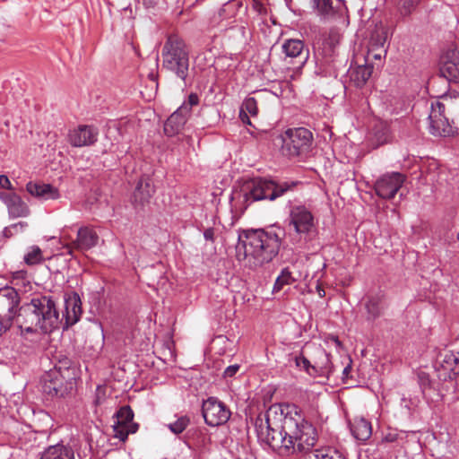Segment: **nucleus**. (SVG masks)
<instances>
[{
	"instance_id": "1",
	"label": "nucleus",
	"mask_w": 459,
	"mask_h": 459,
	"mask_svg": "<svg viewBox=\"0 0 459 459\" xmlns=\"http://www.w3.org/2000/svg\"><path fill=\"white\" fill-rule=\"evenodd\" d=\"M255 429L258 439L283 455L312 454L316 427L301 415L294 404L271 405L257 415Z\"/></svg>"
},
{
	"instance_id": "2",
	"label": "nucleus",
	"mask_w": 459,
	"mask_h": 459,
	"mask_svg": "<svg viewBox=\"0 0 459 459\" xmlns=\"http://www.w3.org/2000/svg\"><path fill=\"white\" fill-rule=\"evenodd\" d=\"M347 7L344 0H317V34L321 51L320 72L327 74L334 61L335 48L340 42L339 25L345 21Z\"/></svg>"
},
{
	"instance_id": "3",
	"label": "nucleus",
	"mask_w": 459,
	"mask_h": 459,
	"mask_svg": "<svg viewBox=\"0 0 459 459\" xmlns=\"http://www.w3.org/2000/svg\"><path fill=\"white\" fill-rule=\"evenodd\" d=\"M281 236L273 230H247L238 235L236 247L238 260H247L251 269L268 264L278 255Z\"/></svg>"
},
{
	"instance_id": "4",
	"label": "nucleus",
	"mask_w": 459,
	"mask_h": 459,
	"mask_svg": "<svg viewBox=\"0 0 459 459\" xmlns=\"http://www.w3.org/2000/svg\"><path fill=\"white\" fill-rule=\"evenodd\" d=\"M62 319L50 296H38L19 307L16 325L22 332L50 333L61 328Z\"/></svg>"
},
{
	"instance_id": "5",
	"label": "nucleus",
	"mask_w": 459,
	"mask_h": 459,
	"mask_svg": "<svg viewBox=\"0 0 459 459\" xmlns=\"http://www.w3.org/2000/svg\"><path fill=\"white\" fill-rule=\"evenodd\" d=\"M296 186V183L289 184L287 182L277 184L273 180H266L262 178H255L244 181L236 189L230 201H262L268 199L273 201L283 193L291 190Z\"/></svg>"
},
{
	"instance_id": "6",
	"label": "nucleus",
	"mask_w": 459,
	"mask_h": 459,
	"mask_svg": "<svg viewBox=\"0 0 459 459\" xmlns=\"http://www.w3.org/2000/svg\"><path fill=\"white\" fill-rule=\"evenodd\" d=\"M162 66L183 81L188 74V50L184 40L178 35H169L163 46Z\"/></svg>"
},
{
	"instance_id": "7",
	"label": "nucleus",
	"mask_w": 459,
	"mask_h": 459,
	"mask_svg": "<svg viewBox=\"0 0 459 459\" xmlns=\"http://www.w3.org/2000/svg\"><path fill=\"white\" fill-rule=\"evenodd\" d=\"M313 133L305 127L289 128L277 138L282 156L294 158L307 155L312 150Z\"/></svg>"
},
{
	"instance_id": "8",
	"label": "nucleus",
	"mask_w": 459,
	"mask_h": 459,
	"mask_svg": "<svg viewBox=\"0 0 459 459\" xmlns=\"http://www.w3.org/2000/svg\"><path fill=\"white\" fill-rule=\"evenodd\" d=\"M42 391L48 397L65 398L71 395L75 387V377L69 371L62 375L56 370L47 371L41 378Z\"/></svg>"
},
{
	"instance_id": "9",
	"label": "nucleus",
	"mask_w": 459,
	"mask_h": 459,
	"mask_svg": "<svg viewBox=\"0 0 459 459\" xmlns=\"http://www.w3.org/2000/svg\"><path fill=\"white\" fill-rule=\"evenodd\" d=\"M459 342L439 349L435 360V369L440 380H453L459 377Z\"/></svg>"
},
{
	"instance_id": "10",
	"label": "nucleus",
	"mask_w": 459,
	"mask_h": 459,
	"mask_svg": "<svg viewBox=\"0 0 459 459\" xmlns=\"http://www.w3.org/2000/svg\"><path fill=\"white\" fill-rule=\"evenodd\" d=\"M19 304L20 296L14 288L6 286L0 289V335L8 331L13 323L16 325Z\"/></svg>"
},
{
	"instance_id": "11",
	"label": "nucleus",
	"mask_w": 459,
	"mask_h": 459,
	"mask_svg": "<svg viewBox=\"0 0 459 459\" xmlns=\"http://www.w3.org/2000/svg\"><path fill=\"white\" fill-rule=\"evenodd\" d=\"M405 179L403 173H387L376 181V194L382 199H391L398 194L400 199H403L407 193V188L403 186Z\"/></svg>"
},
{
	"instance_id": "12",
	"label": "nucleus",
	"mask_w": 459,
	"mask_h": 459,
	"mask_svg": "<svg viewBox=\"0 0 459 459\" xmlns=\"http://www.w3.org/2000/svg\"><path fill=\"white\" fill-rule=\"evenodd\" d=\"M202 414L207 425L218 427L228 422L231 412L228 406L218 398L209 397L203 403Z\"/></svg>"
},
{
	"instance_id": "13",
	"label": "nucleus",
	"mask_w": 459,
	"mask_h": 459,
	"mask_svg": "<svg viewBox=\"0 0 459 459\" xmlns=\"http://www.w3.org/2000/svg\"><path fill=\"white\" fill-rule=\"evenodd\" d=\"M117 420L113 425L114 437L125 442L129 434H134L139 425L133 421L134 411L130 406H122L116 413Z\"/></svg>"
},
{
	"instance_id": "14",
	"label": "nucleus",
	"mask_w": 459,
	"mask_h": 459,
	"mask_svg": "<svg viewBox=\"0 0 459 459\" xmlns=\"http://www.w3.org/2000/svg\"><path fill=\"white\" fill-rule=\"evenodd\" d=\"M82 314L81 298L76 292H72L65 297V310L60 316L62 319L61 328L68 329L76 324Z\"/></svg>"
},
{
	"instance_id": "15",
	"label": "nucleus",
	"mask_w": 459,
	"mask_h": 459,
	"mask_svg": "<svg viewBox=\"0 0 459 459\" xmlns=\"http://www.w3.org/2000/svg\"><path fill=\"white\" fill-rule=\"evenodd\" d=\"M439 76L448 82L459 83V50L448 49L439 62Z\"/></svg>"
},
{
	"instance_id": "16",
	"label": "nucleus",
	"mask_w": 459,
	"mask_h": 459,
	"mask_svg": "<svg viewBox=\"0 0 459 459\" xmlns=\"http://www.w3.org/2000/svg\"><path fill=\"white\" fill-rule=\"evenodd\" d=\"M99 238V235L93 228L81 227L77 231L76 239L67 246L68 253L72 254L73 249L82 252L90 250L98 245Z\"/></svg>"
},
{
	"instance_id": "17",
	"label": "nucleus",
	"mask_w": 459,
	"mask_h": 459,
	"mask_svg": "<svg viewBox=\"0 0 459 459\" xmlns=\"http://www.w3.org/2000/svg\"><path fill=\"white\" fill-rule=\"evenodd\" d=\"M98 131L90 126H80L69 134V143L74 147L93 144L97 141Z\"/></svg>"
},
{
	"instance_id": "18",
	"label": "nucleus",
	"mask_w": 459,
	"mask_h": 459,
	"mask_svg": "<svg viewBox=\"0 0 459 459\" xmlns=\"http://www.w3.org/2000/svg\"><path fill=\"white\" fill-rule=\"evenodd\" d=\"M189 116V108L187 106H180L164 124V133L168 136L178 134L183 129L187 117Z\"/></svg>"
},
{
	"instance_id": "19",
	"label": "nucleus",
	"mask_w": 459,
	"mask_h": 459,
	"mask_svg": "<svg viewBox=\"0 0 459 459\" xmlns=\"http://www.w3.org/2000/svg\"><path fill=\"white\" fill-rule=\"evenodd\" d=\"M26 191L35 198L59 199L61 197L56 187L42 181H30L26 185Z\"/></svg>"
},
{
	"instance_id": "20",
	"label": "nucleus",
	"mask_w": 459,
	"mask_h": 459,
	"mask_svg": "<svg viewBox=\"0 0 459 459\" xmlns=\"http://www.w3.org/2000/svg\"><path fill=\"white\" fill-rule=\"evenodd\" d=\"M373 68V65L368 64L367 60L364 59V64L357 65L351 64L347 72V76L355 87L362 88L370 78Z\"/></svg>"
},
{
	"instance_id": "21",
	"label": "nucleus",
	"mask_w": 459,
	"mask_h": 459,
	"mask_svg": "<svg viewBox=\"0 0 459 459\" xmlns=\"http://www.w3.org/2000/svg\"><path fill=\"white\" fill-rule=\"evenodd\" d=\"M313 215L304 206H298L290 212V222L298 233H307L313 226Z\"/></svg>"
},
{
	"instance_id": "22",
	"label": "nucleus",
	"mask_w": 459,
	"mask_h": 459,
	"mask_svg": "<svg viewBox=\"0 0 459 459\" xmlns=\"http://www.w3.org/2000/svg\"><path fill=\"white\" fill-rule=\"evenodd\" d=\"M39 459H75L74 450L69 445L49 446L41 453Z\"/></svg>"
},
{
	"instance_id": "23",
	"label": "nucleus",
	"mask_w": 459,
	"mask_h": 459,
	"mask_svg": "<svg viewBox=\"0 0 459 459\" xmlns=\"http://www.w3.org/2000/svg\"><path fill=\"white\" fill-rule=\"evenodd\" d=\"M429 133L435 137H451L457 134V128L453 126L447 118L434 120L429 125Z\"/></svg>"
},
{
	"instance_id": "24",
	"label": "nucleus",
	"mask_w": 459,
	"mask_h": 459,
	"mask_svg": "<svg viewBox=\"0 0 459 459\" xmlns=\"http://www.w3.org/2000/svg\"><path fill=\"white\" fill-rule=\"evenodd\" d=\"M350 429L354 438L359 441H367L372 435L371 423L364 418L355 419Z\"/></svg>"
},
{
	"instance_id": "25",
	"label": "nucleus",
	"mask_w": 459,
	"mask_h": 459,
	"mask_svg": "<svg viewBox=\"0 0 459 459\" xmlns=\"http://www.w3.org/2000/svg\"><path fill=\"white\" fill-rule=\"evenodd\" d=\"M154 192L152 180L149 177H143L134 192V201H148L152 197Z\"/></svg>"
},
{
	"instance_id": "26",
	"label": "nucleus",
	"mask_w": 459,
	"mask_h": 459,
	"mask_svg": "<svg viewBox=\"0 0 459 459\" xmlns=\"http://www.w3.org/2000/svg\"><path fill=\"white\" fill-rule=\"evenodd\" d=\"M367 310V319L374 321L378 318L384 309L383 295H375L368 297L365 303Z\"/></svg>"
},
{
	"instance_id": "27",
	"label": "nucleus",
	"mask_w": 459,
	"mask_h": 459,
	"mask_svg": "<svg viewBox=\"0 0 459 459\" xmlns=\"http://www.w3.org/2000/svg\"><path fill=\"white\" fill-rule=\"evenodd\" d=\"M258 113L257 102L255 98H247L242 104L239 117L245 124L251 126L249 116L255 117Z\"/></svg>"
},
{
	"instance_id": "28",
	"label": "nucleus",
	"mask_w": 459,
	"mask_h": 459,
	"mask_svg": "<svg viewBox=\"0 0 459 459\" xmlns=\"http://www.w3.org/2000/svg\"><path fill=\"white\" fill-rule=\"evenodd\" d=\"M23 261L27 265H36L44 261L41 249L38 246L29 247L24 255Z\"/></svg>"
},
{
	"instance_id": "29",
	"label": "nucleus",
	"mask_w": 459,
	"mask_h": 459,
	"mask_svg": "<svg viewBox=\"0 0 459 459\" xmlns=\"http://www.w3.org/2000/svg\"><path fill=\"white\" fill-rule=\"evenodd\" d=\"M323 361H322V367L320 370H317V384H326V380L329 377V375L333 372V367L331 365L330 356L325 351L323 352Z\"/></svg>"
},
{
	"instance_id": "30",
	"label": "nucleus",
	"mask_w": 459,
	"mask_h": 459,
	"mask_svg": "<svg viewBox=\"0 0 459 459\" xmlns=\"http://www.w3.org/2000/svg\"><path fill=\"white\" fill-rule=\"evenodd\" d=\"M303 43L299 39H289L282 45V50L287 56L296 57L301 54Z\"/></svg>"
},
{
	"instance_id": "31",
	"label": "nucleus",
	"mask_w": 459,
	"mask_h": 459,
	"mask_svg": "<svg viewBox=\"0 0 459 459\" xmlns=\"http://www.w3.org/2000/svg\"><path fill=\"white\" fill-rule=\"evenodd\" d=\"M446 117V106L439 100L432 101L430 104V111L428 117L429 125L434 120H439Z\"/></svg>"
},
{
	"instance_id": "32",
	"label": "nucleus",
	"mask_w": 459,
	"mask_h": 459,
	"mask_svg": "<svg viewBox=\"0 0 459 459\" xmlns=\"http://www.w3.org/2000/svg\"><path fill=\"white\" fill-rule=\"evenodd\" d=\"M190 423V419L184 415L178 417L174 422L167 425L168 429L175 435L183 433Z\"/></svg>"
},
{
	"instance_id": "33",
	"label": "nucleus",
	"mask_w": 459,
	"mask_h": 459,
	"mask_svg": "<svg viewBox=\"0 0 459 459\" xmlns=\"http://www.w3.org/2000/svg\"><path fill=\"white\" fill-rule=\"evenodd\" d=\"M8 212L11 217H23L29 213L26 203H8Z\"/></svg>"
},
{
	"instance_id": "34",
	"label": "nucleus",
	"mask_w": 459,
	"mask_h": 459,
	"mask_svg": "<svg viewBox=\"0 0 459 459\" xmlns=\"http://www.w3.org/2000/svg\"><path fill=\"white\" fill-rule=\"evenodd\" d=\"M72 360L66 357L60 359L58 362L55 365V367L51 370H56L62 373L65 376L66 371H69L71 376H74L76 378L75 368L72 367Z\"/></svg>"
},
{
	"instance_id": "35",
	"label": "nucleus",
	"mask_w": 459,
	"mask_h": 459,
	"mask_svg": "<svg viewBox=\"0 0 459 459\" xmlns=\"http://www.w3.org/2000/svg\"><path fill=\"white\" fill-rule=\"evenodd\" d=\"M292 281L290 273L287 269H283L281 274L277 277L274 286L273 292L280 291L284 285L290 284Z\"/></svg>"
},
{
	"instance_id": "36",
	"label": "nucleus",
	"mask_w": 459,
	"mask_h": 459,
	"mask_svg": "<svg viewBox=\"0 0 459 459\" xmlns=\"http://www.w3.org/2000/svg\"><path fill=\"white\" fill-rule=\"evenodd\" d=\"M374 135H375L378 144H384V143H387V141L389 139V136H390L389 128L384 125L377 126L374 128Z\"/></svg>"
},
{
	"instance_id": "37",
	"label": "nucleus",
	"mask_w": 459,
	"mask_h": 459,
	"mask_svg": "<svg viewBox=\"0 0 459 459\" xmlns=\"http://www.w3.org/2000/svg\"><path fill=\"white\" fill-rule=\"evenodd\" d=\"M418 382L420 385V387L421 389V392L424 395V397H427V392L431 387V380L429 377V375L425 372H420L418 374Z\"/></svg>"
},
{
	"instance_id": "38",
	"label": "nucleus",
	"mask_w": 459,
	"mask_h": 459,
	"mask_svg": "<svg viewBox=\"0 0 459 459\" xmlns=\"http://www.w3.org/2000/svg\"><path fill=\"white\" fill-rule=\"evenodd\" d=\"M317 459H346L337 451L330 449H317Z\"/></svg>"
},
{
	"instance_id": "39",
	"label": "nucleus",
	"mask_w": 459,
	"mask_h": 459,
	"mask_svg": "<svg viewBox=\"0 0 459 459\" xmlns=\"http://www.w3.org/2000/svg\"><path fill=\"white\" fill-rule=\"evenodd\" d=\"M23 225L22 223H15L9 227H5L3 230V235L9 238L13 237L15 233H17L20 230H22Z\"/></svg>"
},
{
	"instance_id": "40",
	"label": "nucleus",
	"mask_w": 459,
	"mask_h": 459,
	"mask_svg": "<svg viewBox=\"0 0 459 459\" xmlns=\"http://www.w3.org/2000/svg\"><path fill=\"white\" fill-rule=\"evenodd\" d=\"M415 4L413 0H403V13L404 15L411 14L412 9L414 8Z\"/></svg>"
},
{
	"instance_id": "41",
	"label": "nucleus",
	"mask_w": 459,
	"mask_h": 459,
	"mask_svg": "<svg viewBox=\"0 0 459 459\" xmlns=\"http://www.w3.org/2000/svg\"><path fill=\"white\" fill-rule=\"evenodd\" d=\"M239 370V365L234 364L227 367L224 370V377H232L237 374V372Z\"/></svg>"
},
{
	"instance_id": "42",
	"label": "nucleus",
	"mask_w": 459,
	"mask_h": 459,
	"mask_svg": "<svg viewBox=\"0 0 459 459\" xmlns=\"http://www.w3.org/2000/svg\"><path fill=\"white\" fill-rule=\"evenodd\" d=\"M199 102V98L195 93H191L188 97V100L186 103H183L181 106H187L189 108V112L193 106L197 105Z\"/></svg>"
},
{
	"instance_id": "43",
	"label": "nucleus",
	"mask_w": 459,
	"mask_h": 459,
	"mask_svg": "<svg viewBox=\"0 0 459 459\" xmlns=\"http://www.w3.org/2000/svg\"><path fill=\"white\" fill-rule=\"evenodd\" d=\"M230 211L232 213L235 212V210H238V208L241 209L240 212L236 215V214H233V219L235 220H238V218L242 215V213L244 212V211L247 209V206H245L244 208H241L240 207V204L242 203H238V202H235V203H230Z\"/></svg>"
},
{
	"instance_id": "44",
	"label": "nucleus",
	"mask_w": 459,
	"mask_h": 459,
	"mask_svg": "<svg viewBox=\"0 0 459 459\" xmlns=\"http://www.w3.org/2000/svg\"><path fill=\"white\" fill-rule=\"evenodd\" d=\"M204 238L206 241L214 242L215 240V235H214V230L213 228H207L204 231Z\"/></svg>"
},
{
	"instance_id": "45",
	"label": "nucleus",
	"mask_w": 459,
	"mask_h": 459,
	"mask_svg": "<svg viewBox=\"0 0 459 459\" xmlns=\"http://www.w3.org/2000/svg\"><path fill=\"white\" fill-rule=\"evenodd\" d=\"M0 186L4 189H12V183L7 176L0 175Z\"/></svg>"
},
{
	"instance_id": "46",
	"label": "nucleus",
	"mask_w": 459,
	"mask_h": 459,
	"mask_svg": "<svg viewBox=\"0 0 459 459\" xmlns=\"http://www.w3.org/2000/svg\"><path fill=\"white\" fill-rule=\"evenodd\" d=\"M296 363L298 367L303 368L307 371L308 370V368L310 366L309 361L306 358H297Z\"/></svg>"
},
{
	"instance_id": "47",
	"label": "nucleus",
	"mask_w": 459,
	"mask_h": 459,
	"mask_svg": "<svg viewBox=\"0 0 459 459\" xmlns=\"http://www.w3.org/2000/svg\"><path fill=\"white\" fill-rule=\"evenodd\" d=\"M324 131H325V134L323 135H320L319 134H317L316 135V138H317V148L319 147L321 142H322V138H323V141L325 143L326 141V137H325V134H329V137H331V133L329 131V129L326 127L325 124H324Z\"/></svg>"
},
{
	"instance_id": "48",
	"label": "nucleus",
	"mask_w": 459,
	"mask_h": 459,
	"mask_svg": "<svg viewBox=\"0 0 459 459\" xmlns=\"http://www.w3.org/2000/svg\"><path fill=\"white\" fill-rule=\"evenodd\" d=\"M351 369V363H350L348 366H346V367L343 368V370H342V374H343L344 376H346V377H347V376L349 375V373H350Z\"/></svg>"
},
{
	"instance_id": "49",
	"label": "nucleus",
	"mask_w": 459,
	"mask_h": 459,
	"mask_svg": "<svg viewBox=\"0 0 459 459\" xmlns=\"http://www.w3.org/2000/svg\"><path fill=\"white\" fill-rule=\"evenodd\" d=\"M325 295V290L317 284V296L324 297Z\"/></svg>"
},
{
	"instance_id": "50",
	"label": "nucleus",
	"mask_w": 459,
	"mask_h": 459,
	"mask_svg": "<svg viewBox=\"0 0 459 459\" xmlns=\"http://www.w3.org/2000/svg\"><path fill=\"white\" fill-rule=\"evenodd\" d=\"M321 183L325 185L324 180L317 174V183H316L317 187L321 188V185H320Z\"/></svg>"
},
{
	"instance_id": "51",
	"label": "nucleus",
	"mask_w": 459,
	"mask_h": 459,
	"mask_svg": "<svg viewBox=\"0 0 459 459\" xmlns=\"http://www.w3.org/2000/svg\"><path fill=\"white\" fill-rule=\"evenodd\" d=\"M331 340L336 344V346L340 345V342L336 337H332Z\"/></svg>"
},
{
	"instance_id": "52",
	"label": "nucleus",
	"mask_w": 459,
	"mask_h": 459,
	"mask_svg": "<svg viewBox=\"0 0 459 459\" xmlns=\"http://www.w3.org/2000/svg\"><path fill=\"white\" fill-rule=\"evenodd\" d=\"M150 78L152 82H155L156 81V76L153 74H150Z\"/></svg>"
},
{
	"instance_id": "53",
	"label": "nucleus",
	"mask_w": 459,
	"mask_h": 459,
	"mask_svg": "<svg viewBox=\"0 0 459 459\" xmlns=\"http://www.w3.org/2000/svg\"><path fill=\"white\" fill-rule=\"evenodd\" d=\"M238 6H242V2H241V1H238Z\"/></svg>"
},
{
	"instance_id": "54",
	"label": "nucleus",
	"mask_w": 459,
	"mask_h": 459,
	"mask_svg": "<svg viewBox=\"0 0 459 459\" xmlns=\"http://www.w3.org/2000/svg\"><path fill=\"white\" fill-rule=\"evenodd\" d=\"M316 60H317V66L319 65V57L317 56L316 57Z\"/></svg>"
},
{
	"instance_id": "55",
	"label": "nucleus",
	"mask_w": 459,
	"mask_h": 459,
	"mask_svg": "<svg viewBox=\"0 0 459 459\" xmlns=\"http://www.w3.org/2000/svg\"><path fill=\"white\" fill-rule=\"evenodd\" d=\"M457 239L459 240V231H458V234H457Z\"/></svg>"
},
{
	"instance_id": "56",
	"label": "nucleus",
	"mask_w": 459,
	"mask_h": 459,
	"mask_svg": "<svg viewBox=\"0 0 459 459\" xmlns=\"http://www.w3.org/2000/svg\"><path fill=\"white\" fill-rule=\"evenodd\" d=\"M253 1H254L255 4H258V3H257V0H253Z\"/></svg>"
}]
</instances>
